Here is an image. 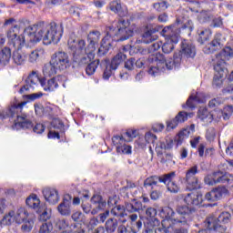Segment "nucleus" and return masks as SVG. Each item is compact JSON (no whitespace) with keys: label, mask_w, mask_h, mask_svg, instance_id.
<instances>
[{"label":"nucleus","mask_w":233,"mask_h":233,"mask_svg":"<svg viewBox=\"0 0 233 233\" xmlns=\"http://www.w3.org/2000/svg\"><path fill=\"white\" fill-rule=\"evenodd\" d=\"M28 219V211L25 208H20L17 209L15 215V223L21 224L25 223Z\"/></svg>","instance_id":"nucleus-38"},{"label":"nucleus","mask_w":233,"mask_h":233,"mask_svg":"<svg viewBox=\"0 0 233 233\" xmlns=\"http://www.w3.org/2000/svg\"><path fill=\"white\" fill-rule=\"evenodd\" d=\"M227 194H228V189H227V187H218L208 192L205 195V199L207 201H219V199H221L223 196H227Z\"/></svg>","instance_id":"nucleus-21"},{"label":"nucleus","mask_w":233,"mask_h":233,"mask_svg":"<svg viewBox=\"0 0 233 233\" xmlns=\"http://www.w3.org/2000/svg\"><path fill=\"white\" fill-rule=\"evenodd\" d=\"M217 121L218 119H224V121H228L233 114V106H227L223 109L215 110Z\"/></svg>","instance_id":"nucleus-30"},{"label":"nucleus","mask_w":233,"mask_h":233,"mask_svg":"<svg viewBox=\"0 0 233 233\" xmlns=\"http://www.w3.org/2000/svg\"><path fill=\"white\" fill-rule=\"evenodd\" d=\"M197 19L198 23L205 25V23H210L213 19V15L208 10H202L198 13Z\"/></svg>","instance_id":"nucleus-37"},{"label":"nucleus","mask_w":233,"mask_h":233,"mask_svg":"<svg viewBox=\"0 0 233 233\" xmlns=\"http://www.w3.org/2000/svg\"><path fill=\"white\" fill-rule=\"evenodd\" d=\"M110 213L112 214V216L118 218H125V216H127V211L124 206L121 205L112 208Z\"/></svg>","instance_id":"nucleus-42"},{"label":"nucleus","mask_w":233,"mask_h":233,"mask_svg":"<svg viewBox=\"0 0 233 233\" xmlns=\"http://www.w3.org/2000/svg\"><path fill=\"white\" fill-rule=\"evenodd\" d=\"M109 9L111 10V12H115V14L121 12V3L117 1H112L109 4Z\"/></svg>","instance_id":"nucleus-62"},{"label":"nucleus","mask_w":233,"mask_h":233,"mask_svg":"<svg viewBox=\"0 0 233 233\" xmlns=\"http://www.w3.org/2000/svg\"><path fill=\"white\" fill-rule=\"evenodd\" d=\"M141 227H143V221L141 219H138L137 222H134L132 224V232L133 233H137L139 230H141Z\"/></svg>","instance_id":"nucleus-64"},{"label":"nucleus","mask_w":233,"mask_h":233,"mask_svg":"<svg viewBox=\"0 0 233 233\" xmlns=\"http://www.w3.org/2000/svg\"><path fill=\"white\" fill-rule=\"evenodd\" d=\"M204 183H206V185H209L210 187L218 184V177H216V172L205 177Z\"/></svg>","instance_id":"nucleus-53"},{"label":"nucleus","mask_w":233,"mask_h":233,"mask_svg":"<svg viewBox=\"0 0 233 233\" xmlns=\"http://www.w3.org/2000/svg\"><path fill=\"white\" fill-rule=\"evenodd\" d=\"M108 216H110V211L106 210L104 213L99 214L96 218L91 219V223L93 225H97L98 223H105Z\"/></svg>","instance_id":"nucleus-47"},{"label":"nucleus","mask_w":233,"mask_h":233,"mask_svg":"<svg viewBox=\"0 0 233 233\" xmlns=\"http://www.w3.org/2000/svg\"><path fill=\"white\" fill-rule=\"evenodd\" d=\"M198 43L204 45L205 41H208V39H210L212 32H210V29L201 28L198 30Z\"/></svg>","instance_id":"nucleus-41"},{"label":"nucleus","mask_w":233,"mask_h":233,"mask_svg":"<svg viewBox=\"0 0 233 233\" xmlns=\"http://www.w3.org/2000/svg\"><path fill=\"white\" fill-rule=\"evenodd\" d=\"M119 222L115 218H110L106 221L105 228L107 233H114L117 230Z\"/></svg>","instance_id":"nucleus-39"},{"label":"nucleus","mask_w":233,"mask_h":233,"mask_svg":"<svg viewBox=\"0 0 233 233\" xmlns=\"http://www.w3.org/2000/svg\"><path fill=\"white\" fill-rule=\"evenodd\" d=\"M99 59H96L86 66V76H94L96 74V70H97V66H99Z\"/></svg>","instance_id":"nucleus-43"},{"label":"nucleus","mask_w":233,"mask_h":233,"mask_svg":"<svg viewBox=\"0 0 233 233\" xmlns=\"http://www.w3.org/2000/svg\"><path fill=\"white\" fill-rule=\"evenodd\" d=\"M65 132V124L59 118H54L51 122L50 130L48 133L49 139H59L61 137L59 134Z\"/></svg>","instance_id":"nucleus-13"},{"label":"nucleus","mask_w":233,"mask_h":233,"mask_svg":"<svg viewBox=\"0 0 233 233\" xmlns=\"http://www.w3.org/2000/svg\"><path fill=\"white\" fill-rule=\"evenodd\" d=\"M124 68H126V70H128V72H132V70L136 68V58L131 57L127 59L124 64Z\"/></svg>","instance_id":"nucleus-59"},{"label":"nucleus","mask_w":233,"mask_h":233,"mask_svg":"<svg viewBox=\"0 0 233 233\" xmlns=\"http://www.w3.org/2000/svg\"><path fill=\"white\" fill-rule=\"evenodd\" d=\"M7 37L9 39V44L12 45L17 50H21L25 46V36L23 35H17V33L11 28L7 32Z\"/></svg>","instance_id":"nucleus-20"},{"label":"nucleus","mask_w":233,"mask_h":233,"mask_svg":"<svg viewBox=\"0 0 233 233\" xmlns=\"http://www.w3.org/2000/svg\"><path fill=\"white\" fill-rule=\"evenodd\" d=\"M145 140L147 143H151L153 147H157V137L150 132L146 133Z\"/></svg>","instance_id":"nucleus-54"},{"label":"nucleus","mask_w":233,"mask_h":233,"mask_svg":"<svg viewBox=\"0 0 233 233\" xmlns=\"http://www.w3.org/2000/svg\"><path fill=\"white\" fill-rule=\"evenodd\" d=\"M42 192L46 201L50 205L59 203V192L56 188L46 187Z\"/></svg>","instance_id":"nucleus-24"},{"label":"nucleus","mask_w":233,"mask_h":233,"mask_svg":"<svg viewBox=\"0 0 233 233\" xmlns=\"http://www.w3.org/2000/svg\"><path fill=\"white\" fill-rule=\"evenodd\" d=\"M35 112L38 117H43L45 116H54V107L50 106H43L41 103H35Z\"/></svg>","instance_id":"nucleus-26"},{"label":"nucleus","mask_w":233,"mask_h":233,"mask_svg":"<svg viewBox=\"0 0 233 233\" xmlns=\"http://www.w3.org/2000/svg\"><path fill=\"white\" fill-rule=\"evenodd\" d=\"M12 57L15 65H17V66H21L26 63V54L19 50L14 51Z\"/></svg>","instance_id":"nucleus-36"},{"label":"nucleus","mask_w":233,"mask_h":233,"mask_svg":"<svg viewBox=\"0 0 233 233\" xmlns=\"http://www.w3.org/2000/svg\"><path fill=\"white\" fill-rule=\"evenodd\" d=\"M45 54L44 49H35L29 54V63H37V59Z\"/></svg>","instance_id":"nucleus-45"},{"label":"nucleus","mask_w":233,"mask_h":233,"mask_svg":"<svg viewBox=\"0 0 233 233\" xmlns=\"http://www.w3.org/2000/svg\"><path fill=\"white\" fill-rule=\"evenodd\" d=\"M199 174L198 165H194L186 171L184 181L187 190H199L201 188V181L196 175Z\"/></svg>","instance_id":"nucleus-8"},{"label":"nucleus","mask_w":233,"mask_h":233,"mask_svg":"<svg viewBox=\"0 0 233 233\" xmlns=\"http://www.w3.org/2000/svg\"><path fill=\"white\" fill-rule=\"evenodd\" d=\"M15 212L10 211L7 215H5L3 219L2 223L3 225H10L11 223H14L15 221Z\"/></svg>","instance_id":"nucleus-52"},{"label":"nucleus","mask_w":233,"mask_h":233,"mask_svg":"<svg viewBox=\"0 0 233 233\" xmlns=\"http://www.w3.org/2000/svg\"><path fill=\"white\" fill-rule=\"evenodd\" d=\"M172 147H174V140L171 138H167L165 142H159L157 144L156 150H159V148L161 150H170Z\"/></svg>","instance_id":"nucleus-44"},{"label":"nucleus","mask_w":233,"mask_h":233,"mask_svg":"<svg viewBox=\"0 0 233 233\" xmlns=\"http://www.w3.org/2000/svg\"><path fill=\"white\" fill-rule=\"evenodd\" d=\"M91 205L93 206L92 216H96L99 211L105 210L106 208V200L103 198V196L99 194H95L91 198Z\"/></svg>","instance_id":"nucleus-19"},{"label":"nucleus","mask_w":233,"mask_h":233,"mask_svg":"<svg viewBox=\"0 0 233 233\" xmlns=\"http://www.w3.org/2000/svg\"><path fill=\"white\" fill-rule=\"evenodd\" d=\"M198 117L201 121H206L207 123H212L214 119L217 121L216 110L210 113L207 107H200L198 111Z\"/></svg>","instance_id":"nucleus-28"},{"label":"nucleus","mask_w":233,"mask_h":233,"mask_svg":"<svg viewBox=\"0 0 233 233\" xmlns=\"http://www.w3.org/2000/svg\"><path fill=\"white\" fill-rule=\"evenodd\" d=\"M59 77L55 76L51 79L46 80V78L40 79L37 76L36 71H32V73L25 79V84L21 87L20 94L26 90H30V88L35 89L37 83H40L41 86L44 88L46 92H54L56 88H59Z\"/></svg>","instance_id":"nucleus-5"},{"label":"nucleus","mask_w":233,"mask_h":233,"mask_svg":"<svg viewBox=\"0 0 233 233\" xmlns=\"http://www.w3.org/2000/svg\"><path fill=\"white\" fill-rule=\"evenodd\" d=\"M180 46L179 52H176L175 54H180L181 60L194 59L196 57V46L192 43L183 40Z\"/></svg>","instance_id":"nucleus-12"},{"label":"nucleus","mask_w":233,"mask_h":233,"mask_svg":"<svg viewBox=\"0 0 233 233\" xmlns=\"http://www.w3.org/2000/svg\"><path fill=\"white\" fill-rule=\"evenodd\" d=\"M233 57V51L230 47H225L223 50L216 55L215 66H218L220 68H227V61Z\"/></svg>","instance_id":"nucleus-15"},{"label":"nucleus","mask_w":233,"mask_h":233,"mask_svg":"<svg viewBox=\"0 0 233 233\" xmlns=\"http://www.w3.org/2000/svg\"><path fill=\"white\" fill-rule=\"evenodd\" d=\"M113 35L114 34L110 31L107 33V35L102 39L100 47L97 51L98 57H103V56H106V54H108V51L112 48V43L108 40V37H113Z\"/></svg>","instance_id":"nucleus-25"},{"label":"nucleus","mask_w":233,"mask_h":233,"mask_svg":"<svg viewBox=\"0 0 233 233\" xmlns=\"http://www.w3.org/2000/svg\"><path fill=\"white\" fill-rule=\"evenodd\" d=\"M192 116H194V114L187 113L185 111H180L177 113V115L175 116V118L177 119V121L178 123H185V121H187L188 117H192Z\"/></svg>","instance_id":"nucleus-50"},{"label":"nucleus","mask_w":233,"mask_h":233,"mask_svg":"<svg viewBox=\"0 0 233 233\" xmlns=\"http://www.w3.org/2000/svg\"><path fill=\"white\" fill-rule=\"evenodd\" d=\"M215 177H217V183H227L229 181L228 177L221 171L215 172Z\"/></svg>","instance_id":"nucleus-58"},{"label":"nucleus","mask_w":233,"mask_h":233,"mask_svg":"<svg viewBox=\"0 0 233 233\" xmlns=\"http://www.w3.org/2000/svg\"><path fill=\"white\" fill-rule=\"evenodd\" d=\"M105 65H106V68L104 70V73H103V79H110V76H112V71L114 69H112V65L110 64L108 66V62L106 60H105Z\"/></svg>","instance_id":"nucleus-57"},{"label":"nucleus","mask_w":233,"mask_h":233,"mask_svg":"<svg viewBox=\"0 0 233 233\" xmlns=\"http://www.w3.org/2000/svg\"><path fill=\"white\" fill-rule=\"evenodd\" d=\"M116 41H127V39H130L134 35V29L130 27L128 21L123 18L119 19L116 23Z\"/></svg>","instance_id":"nucleus-10"},{"label":"nucleus","mask_w":233,"mask_h":233,"mask_svg":"<svg viewBox=\"0 0 233 233\" xmlns=\"http://www.w3.org/2000/svg\"><path fill=\"white\" fill-rule=\"evenodd\" d=\"M86 53L83 55H76L73 56L75 63H77L78 66H85V65H89L92 63L94 57H96V51L90 49L86 50Z\"/></svg>","instance_id":"nucleus-18"},{"label":"nucleus","mask_w":233,"mask_h":233,"mask_svg":"<svg viewBox=\"0 0 233 233\" xmlns=\"http://www.w3.org/2000/svg\"><path fill=\"white\" fill-rule=\"evenodd\" d=\"M173 180L174 178H171L170 180L167 181L165 185H167L168 192H171L172 194H177V192H179L181 188L179 187V186H177L176 181Z\"/></svg>","instance_id":"nucleus-48"},{"label":"nucleus","mask_w":233,"mask_h":233,"mask_svg":"<svg viewBox=\"0 0 233 233\" xmlns=\"http://www.w3.org/2000/svg\"><path fill=\"white\" fill-rule=\"evenodd\" d=\"M101 39V33L99 31L90 32L87 35V49L96 52V46H97Z\"/></svg>","instance_id":"nucleus-27"},{"label":"nucleus","mask_w":233,"mask_h":233,"mask_svg":"<svg viewBox=\"0 0 233 233\" xmlns=\"http://www.w3.org/2000/svg\"><path fill=\"white\" fill-rule=\"evenodd\" d=\"M161 226L155 229V233H170L172 232V219L168 218H162Z\"/></svg>","instance_id":"nucleus-32"},{"label":"nucleus","mask_w":233,"mask_h":233,"mask_svg":"<svg viewBox=\"0 0 233 233\" xmlns=\"http://www.w3.org/2000/svg\"><path fill=\"white\" fill-rule=\"evenodd\" d=\"M156 28H152L150 25L146 26V31L142 35V43H145L146 45H148L150 43H153V41H157V35H156Z\"/></svg>","instance_id":"nucleus-29"},{"label":"nucleus","mask_w":233,"mask_h":233,"mask_svg":"<svg viewBox=\"0 0 233 233\" xmlns=\"http://www.w3.org/2000/svg\"><path fill=\"white\" fill-rule=\"evenodd\" d=\"M223 103H225V99H223V97H216V98L211 99L208 102V106H209V108H214V112H215V110H220L218 107L221 106V105H223Z\"/></svg>","instance_id":"nucleus-49"},{"label":"nucleus","mask_w":233,"mask_h":233,"mask_svg":"<svg viewBox=\"0 0 233 233\" xmlns=\"http://www.w3.org/2000/svg\"><path fill=\"white\" fill-rule=\"evenodd\" d=\"M137 137V131L136 129H127L125 133V137H123V135L114 136L112 137V143L115 145L117 154H132V147L127 145V143H130V141Z\"/></svg>","instance_id":"nucleus-6"},{"label":"nucleus","mask_w":233,"mask_h":233,"mask_svg":"<svg viewBox=\"0 0 233 233\" xmlns=\"http://www.w3.org/2000/svg\"><path fill=\"white\" fill-rule=\"evenodd\" d=\"M25 204L29 208H33L35 212H43L41 208V200L37 198V195H33L25 199Z\"/></svg>","instance_id":"nucleus-31"},{"label":"nucleus","mask_w":233,"mask_h":233,"mask_svg":"<svg viewBox=\"0 0 233 233\" xmlns=\"http://www.w3.org/2000/svg\"><path fill=\"white\" fill-rule=\"evenodd\" d=\"M223 35L220 33H217L209 44V46H206L203 48L204 54H214L217 50H221L223 46V40H222Z\"/></svg>","instance_id":"nucleus-17"},{"label":"nucleus","mask_w":233,"mask_h":233,"mask_svg":"<svg viewBox=\"0 0 233 233\" xmlns=\"http://www.w3.org/2000/svg\"><path fill=\"white\" fill-rule=\"evenodd\" d=\"M51 61L53 65H56L58 67V70H66V68H70V57L68 56V53L65 51H58L53 54Z\"/></svg>","instance_id":"nucleus-11"},{"label":"nucleus","mask_w":233,"mask_h":233,"mask_svg":"<svg viewBox=\"0 0 233 233\" xmlns=\"http://www.w3.org/2000/svg\"><path fill=\"white\" fill-rule=\"evenodd\" d=\"M125 61H127V55L119 51L111 60L110 65L112 70H117V68H119V65Z\"/></svg>","instance_id":"nucleus-33"},{"label":"nucleus","mask_w":233,"mask_h":233,"mask_svg":"<svg viewBox=\"0 0 233 233\" xmlns=\"http://www.w3.org/2000/svg\"><path fill=\"white\" fill-rule=\"evenodd\" d=\"M174 177H176V172L174 171L161 176H150L144 180V187L153 189L155 187H157L159 183L167 185V181H170V179H174Z\"/></svg>","instance_id":"nucleus-9"},{"label":"nucleus","mask_w":233,"mask_h":233,"mask_svg":"<svg viewBox=\"0 0 233 233\" xmlns=\"http://www.w3.org/2000/svg\"><path fill=\"white\" fill-rule=\"evenodd\" d=\"M153 8H155L157 12H165V10L168 8V3L167 1L155 3L153 4Z\"/></svg>","instance_id":"nucleus-55"},{"label":"nucleus","mask_w":233,"mask_h":233,"mask_svg":"<svg viewBox=\"0 0 233 233\" xmlns=\"http://www.w3.org/2000/svg\"><path fill=\"white\" fill-rule=\"evenodd\" d=\"M232 219V215L228 211L221 212L217 218H208L204 221L205 228L215 232H227V225Z\"/></svg>","instance_id":"nucleus-7"},{"label":"nucleus","mask_w":233,"mask_h":233,"mask_svg":"<svg viewBox=\"0 0 233 233\" xmlns=\"http://www.w3.org/2000/svg\"><path fill=\"white\" fill-rule=\"evenodd\" d=\"M58 67L52 63V60H50L49 63L45 64L43 67V74L45 77H50L52 76H56L57 74Z\"/></svg>","instance_id":"nucleus-35"},{"label":"nucleus","mask_w":233,"mask_h":233,"mask_svg":"<svg viewBox=\"0 0 233 233\" xmlns=\"http://www.w3.org/2000/svg\"><path fill=\"white\" fill-rule=\"evenodd\" d=\"M35 134H43L45 132V125L41 123H36L35 126L33 124V127L31 128Z\"/></svg>","instance_id":"nucleus-63"},{"label":"nucleus","mask_w":233,"mask_h":233,"mask_svg":"<svg viewBox=\"0 0 233 233\" xmlns=\"http://www.w3.org/2000/svg\"><path fill=\"white\" fill-rule=\"evenodd\" d=\"M184 201L187 205H180L177 207V213L170 207H164L160 211L162 218L171 219L172 230L170 233H188L190 221L194 218V207H199L203 203V195L199 192L188 193Z\"/></svg>","instance_id":"nucleus-1"},{"label":"nucleus","mask_w":233,"mask_h":233,"mask_svg":"<svg viewBox=\"0 0 233 233\" xmlns=\"http://www.w3.org/2000/svg\"><path fill=\"white\" fill-rule=\"evenodd\" d=\"M215 75L213 77V86L216 88H221L223 86V79L228 75V69L227 67H220L219 66H214Z\"/></svg>","instance_id":"nucleus-16"},{"label":"nucleus","mask_w":233,"mask_h":233,"mask_svg":"<svg viewBox=\"0 0 233 233\" xmlns=\"http://www.w3.org/2000/svg\"><path fill=\"white\" fill-rule=\"evenodd\" d=\"M72 195H64L63 201L58 205L57 210L61 216H70L72 214Z\"/></svg>","instance_id":"nucleus-22"},{"label":"nucleus","mask_w":233,"mask_h":233,"mask_svg":"<svg viewBox=\"0 0 233 233\" xmlns=\"http://www.w3.org/2000/svg\"><path fill=\"white\" fill-rule=\"evenodd\" d=\"M12 59V49L10 47H4L0 51V65L1 66H6Z\"/></svg>","instance_id":"nucleus-34"},{"label":"nucleus","mask_w":233,"mask_h":233,"mask_svg":"<svg viewBox=\"0 0 233 233\" xmlns=\"http://www.w3.org/2000/svg\"><path fill=\"white\" fill-rule=\"evenodd\" d=\"M42 212H36V214H39V219L40 221H44V223L48 222V219H50V215L48 214V211H46V208L45 206H41Z\"/></svg>","instance_id":"nucleus-56"},{"label":"nucleus","mask_w":233,"mask_h":233,"mask_svg":"<svg viewBox=\"0 0 233 233\" xmlns=\"http://www.w3.org/2000/svg\"><path fill=\"white\" fill-rule=\"evenodd\" d=\"M76 40L69 39L68 40V48H70L73 56H81L83 54H86V50L88 49V46H86V42L83 39L78 40L77 43Z\"/></svg>","instance_id":"nucleus-14"},{"label":"nucleus","mask_w":233,"mask_h":233,"mask_svg":"<svg viewBox=\"0 0 233 233\" xmlns=\"http://www.w3.org/2000/svg\"><path fill=\"white\" fill-rule=\"evenodd\" d=\"M38 233H54V225L51 221L43 222L40 225Z\"/></svg>","instance_id":"nucleus-46"},{"label":"nucleus","mask_w":233,"mask_h":233,"mask_svg":"<svg viewBox=\"0 0 233 233\" xmlns=\"http://www.w3.org/2000/svg\"><path fill=\"white\" fill-rule=\"evenodd\" d=\"M125 209L131 214L134 212H139V210H143V204L139 201L133 200L131 203H126Z\"/></svg>","instance_id":"nucleus-40"},{"label":"nucleus","mask_w":233,"mask_h":233,"mask_svg":"<svg viewBox=\"0 0 233 233\" xmlns=\"http://www.w3.org/2000/svg\"><path fill=\"white\" fill-rule=\"evenodd\" d=\"M148 63H152L147 70L150 76H157L159 72H165V70H172L174 66H177L181 63V53H175L173 59L167 60L163 54L152 55L147 58Z\"/></svg>","instance_id":"nucleus-4"},{"label":"nucleus","mask_w":233,"mask_h":233,"mask_svg":"<svg viewBox=\"0 0 233 233\" xmlns=\"http://www.w3.org/2000/svg\"><path fill=\"white\" fill-rule=\"evenodd\" d=\"M168 39L162 45V51L164 54H170L175 48L174 45L179 43L178 34H169L167 35Z\"/></svg>","instance_id":"nucleus-23"},{"label":"nucleus","mask_w":233,"mask_h":233,"mask_svg":"<svg viewBox=\"0 0 233 233\" xmlns=\"http://www.w3.org/2000/svg\"><path fill=\"white\" fill-rule=\"evenodd\" d=\"M32 227H34V220L28 218L21 227L22 232H31Z\"/></svg>","instance_id":"nucleus-60"},{"label":"nucleus","mask_w":233,"mask_h":233,"mask_svg":"<svg viewBox=\"0 0 233 233\" xmlns=\"http://www.w3.org/2000/svg\"><path fill=\"white\" fill-rule=\"evenodd\" d=\"M26 101L20 103H13L7 109L0 113V119H8V117H16L15 120V128L19 130H32L34 122L30 118V115L23 113V107L26 106Z\"/></svg>","instance_id":"nucleus-3"},{"label":"nucleus","mask_w":233,"mask_h":233,"mask_svg":"<svg viewBox=\"0 0 233 233\" xmlns=\"http://www.w3.org/2000/svg\"><path fill=\"white\" fill-rule=\"evenodd\" d=\"M157 152V156L158 157H160V163H168V161H172V155L170 153H167L165 152V154H163V152L159 151V149H156Z\"/></svg>","instance_id":"nucleus-51"},{"label":"nucleus","mask_w":233,"mask_h":233,"mask_svg":"<svg viewBox=\"0 0 233 233\" xmlns=\"http://www.w3.org/2000/svg\"><path fill=\"white\" fill-rule=\"evenodd\" d=\"M29 43H39L43 41L44 45H57L63 36V24L57 25V23L50 24L45 21H38L33 25H29L25 29Z\"/></svg>","instance_id":"nucleus-2"},{"label":"nucleus","mask_w":233,"mask_h":233,"mask_svg":"<svg viewBox=\"0 0 233 233\" xmlns=\"http://www.w3.org/2000/svg\"><path fill=\"white\" fill-rule=\"evenodd\" d=\"M178 125H179V122L177 121V119H176V117L171 120H167L166 130L167 132H170V130H174V128H176Z\"/></svg>","instance_id":"nucleus-61"}]
</instances>
